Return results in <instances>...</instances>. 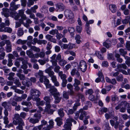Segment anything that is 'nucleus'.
<instances>
[{
    "instance_id": "obj_42",
    "label": "nucleus",
    "mask_w": 130,
    "mask_h": 130,
    "mask_svg": "<svg viewBox=\"0 0 130 130\" xmlns=\"http://www.w3.org/2000/svg\"><path fill=\"white\" fill-rule=\"evenodd\" d=\"M34 2L32 0H28V2L27 3V5L28 7H30L31 5H34Z\"/></svg>"
},
{
    "instance_id": "obj_54",
    "label": "nucleus",
    "mask_w": 130,
    "mask_h": 130,
    "mask_svg": "<svg viewBox=\"0 0 130 130\" xmlns=\"http://www.w3.org/2000/svg\"><path fill=\"white\" fill-rule=\"evenodd\" d=\"M60 68V67L58 65L56 66L54 68V71L56 73H58L59 70Z\"/></svg>"
},
{
    "instance_id": "obj_32",
    "label": "nucleus",
    "mask_w": 130,
    "mask_h": 130,
    "mask_svg": "<svg viewBox=\"0 0 130 130\" xmlns=\"http://www.w3.org/2000/svg\"><path fill=\"white\" fill-rule=\"evenodd\" d=\"M24 32L22 28H19L18 29V35L19 36H21L23 35Z\"/></svg>"
},
{
    "instance_id": "obj_12",
    "label": "nucleus",
    "mask_w": 130,
    "mask_h": 130,
    "mask_svg": "<svg viewBox=\"0 0 130 130\" xmlns=\"http://www.w3.org/2000/svg\"><path fill=\"white\" fill-rule=\"evenodd\" d=\"M114 115V112L112 111L111 112H109V113H106L105 115V116L106 118L108 120L109 119H111L112 116Z\"/></svg>"
},
{
    "instance_id": "obj_11",
    "label": "nucleus",
    "mask_w": 130,
    "mask_h": 130,
    "mask_svg": "<svg viewBox=\"0 0 130 130\" xmlns=\"http://www.w3.org/2000/svg\"><path fill=\"white\" fill-rule=\"evenodd\" d=\"M45 71L46 73L48 74L49 76L51 77L54 75V72L51 69H47L45 70Z\"/></svg>"
},
{
    "instance_id": "obj_58",
    "label": "nucleus",
    "mask_w": 130,
    "mask_h": 130,
    "mask_svg": "<svg viewBox=\"0 0 130 130\" xmlns=\"http://www.w3.org/2000/svg\"><path fill=\"white\" fill-rule=\"evenodd\" d=\"M126 47L127 49L129 50H130V41H127L126 42Z\"/></svg>"
},
{
    "instance_id": "obj_39",
    "label": "nucleus",
    "mask_w": 130,
    "mask_h": 130,
    "mask_svg": "<svg viewBox=\"0 0 130 130\" xmlns=\"http://www.w3.org/2000/svg\"><path fill=\"white\" fill-rule=\"evenodd\" d=\"M38 7L37 5H34L33 7H31L30 9L32 12L35 13L36 12V9L38 8Z\"/></svg>"
},
{
    "instance_id": "obj_18",
    "label": "nucleus",
    "mask_w": 130,
    "mask_h": 130,
    "mask_svg": "<svg viewBox=\"0 0 130 130\" xmlns=\"http://www.w3.org/2000/svg\"><path fill=\"white\" fill-rule=\"evenodd\" d=\"M59 76L62 80L66 79L67 76L66 74H63L62 71H60L58 72Z\"/></svg>"
},
{
    "instance_id": "obj_49",
    "label": "nucleus",
    "mask_w": 130,
    "mask_h": 130,
    "mask_svg": "<svg viewBox=\"0 0 130 130\" xmlns=\"http://www.w3.org/2000/svg\"><path fill=\"white\" fill-rule=\"evenodd\" d=\"M37 102L36 104L37 106H39L40 105L43 106L45 103V102L43 101H40Z\"/></svg>"
},
{
    "instance_id": "obj_53",
    "label": "nucleus",
    "mask_w": 130,
    "mask_h": 130,
    "mask_svg": "<svg viewBox=\"0 0 130 130\" xmlns=\"http://www.w3.org/2000/svg\"><path fill=\"white\" fill-rule=\"evenodd\" d=\"M42 128L41 126L39 125L38 126H35L32 128V130H41Z\"/></svg>"
},
{
    "instance_id": "obj_38",
    "label": "nucleus",
    "mask_w": 130,
    "mask_h": 130,
    "mask_svg": "<svg viewBox=\"0 0 130 130\" xmlns=\"http://www.w3.org/2000/svg\"><path fill=\"white\" fill-rule=\"evenodd\" d=\"M74 82L73 85H79L80 84V81L77 78H75L74 79Z\"/></svg>"
},
{
    "instance_id": "obj_20",
    "label": "nucleus",
    "mask_w": 130,
    "mask_h": 130,
    "mask_svg": "<svg viewBox=\"0 0 130 130\" xmlns=\"http://www.w3.org/2000/svg\"><path fill=\"white\" fill-rule=\"evenodd\" d=\"M12 30V29L9 27H6L3 29V32H7L9 33H11Z\"/></svg>"
},
{
    "instance_id": "obj_22",
    "label": "nucleus",
    "mask_w": 130,
    "mask_h": 130,
    "mask_svg": "<svg viewBox=\"0 0 130 130\" xmlns=\"http://www.w3.org/2000/svg\"><path fill=\"white\" fill-rule=\"evenodd\" d=\"M15 75V74L14 73L12 72H10L9 74L8 75L9 77L8 78V79L9 80H14V78L13 77Z\"/></svg>"
},
{
    "instance_id": "obj_1",
    "label": "nucleus",
    "mask_w": 130,
    "mask_h": 130,
    "mask_svg": "<svg viewBox=\"0 0 130 130\" xmlns=\"http://www.w3.org/2000/svg\"><path fill=\"white\" fill-rule=\"evenodd\" d=\"M30 94L32 96V99L33 101L36 102L40 101V99L39 98L41 94V93L39 91L35 89H32L30 90Z\"/></svg>"
},
{
    "instance_id": "obj_21",
    "label": "nucleus",
    "mask_w": 130,
    "mask_h": 130,
    "mask_svg": "<svg viewBox=\"0 0 130 130\" xmlns=\"http://www.w3.org/2000/svg\"><path fill=\"white\" fill-rule=\"evenodd\" d=\"M55 121L57 122V125L59 126H60L62 124V119L60 117H58L55 119Z\"/></svg>"
},
{
    "instance_id": "obj_61",
    "label": "nucleus",
    "mask_w": 130,
    "mask_h": 130,
    "mask_svg": "<svg viewBox=\"0 0 130 130\" xmlns=\"http://www.w3.org/2000/svg\"><path fill=\"white\" fill-rule=\"evenodd\" d=\"M41 124L40 125H41L42 126V128L43 125H46L47 124V122L45 120H43L41 121Z\"/></svg>"
},
{
    "instance_id": "obj_64",
    "label": "nucleus",
    "mask_w": 130,
    "mask_h": 130,
    "mask_svg": "<svg viewBox=\"0 0 130 130\" xmlns=\"http://www.w3.org/2000/svg\"><path fill=\"white\" fill-rule=\"evenodd\" d=\"M43 82H44L45 84L49 83V80L47 78L46 76L44 77L43 78Z\"/></svg>"
},
{
    "instance_id": "obj_17",
    "label": "nucleus",
    "mask_w": 130,
    "mask_h": 130,
    "mask_svg": "<svg viewBox=\"0 0 130 130\" xmlns=\"http://www.w3.org/2000/svg\"><path fill=\"white\" fill-rule=\"evenodd\" d=\"M56 7L59 9L61 10V11H63L65 8V6L62 3H59L57 4L56 5Z\"/></svg>"
},
{
    "instance_id": "obj_48",
    "label": "nucleus",
    "mask_w": 130,
    "mask_h": 130,
    "mask_svg": "<svg viewBox=\"0 0 130 130\" xmlns=\"http://www.w3.org/2000/svg\"><path fill=\"white\" fill-rule=\"evenodd\" d=\"M93 93V91L92 89H89L86 90V95L89 94L91 95Z\"/></svg>"
},
{
    "instance_id": "obj_14",
    "label": "nucleus",
    "mask_w": 130,
    "mask_h": 130,
    "mask_svg": "<svg viewBox=\"0 0 130 130\" xmlns=\"http://www.w3.org/2000/svg\"><path fill=\"white\" fill-rule=\"evenodd\" d=\"M49 91L52 95L54 94L57 91V89L54 86H53L51 87L50 88Z\"/></svg>"
},
{
    "instance_id": "obj_10",
    "label": "nucleus",
    "mask_w": 130,
    "mask_h": 130,
    "mask_svg": "<svg viewBox=\"0 0 130 130\" xmlns=\"http://www.w3.org/2000/svg\"><path fill=\"white\" fill-rule=\"evenodd\" d=\"M81 113L80 115L79 119L80 120H83L84 116L87 115V113L86 112L83 111V109H81L79 110L78 112V113Z\"/></svg>"
},
{
    "instance_id": "obj_33",
    "label": "nucleus",
    "mask_w": 130,
    "mask_h": 130,
    "mask_svg": "<svg viewBox=\"0 0 130 130\" xmlns=\"http://www.w3.org/2000/svg\"><path fill=\"white\" fill-rule=\"evenodd\" d=\"M52 99L53 98L51 99L48 96H46L43 98L44 100L46 102L48 103H50Z\"/></svg>"
},
{
    "instance_id": "obj_56",
    "label": "nucleus",
    "mask_w": 130,
    "mask_h": 130,
    "mask_svg": "<svg viewBox=\"0 0 130 130\" xmlns=\"http://www.w3.org/2000/svg\"><path fill=\"white\" fill-rule=\"evenodd\" d=\"M102 65L103 67H107L108 66V63L107 61H104L102 62Z\"/></svg>"
},
{
    "instance_id": "obj_23",
    "label": "nucleus",
    "mask_w": 130,
    "mask_h": 130,
    "mask_svg": "<svg viewBox=\"0 0 130 130\" xmlns=\"http://www.w3.org/2000/svg\"><path fill=\"white\" fill-rule=\"evenodd\" d=\"M115 57L117 58V61L120 63H121L123 61V59L120 58V55L118 54H116L115 55Z\"/></svg>"
},
{
    "instance_id": "obj_34",
    "label": "nucleus",
    "mask_w": 130,
    "mask_h": 130,
    "mask_svg": "<svg viewBox=\"0 0 130 130\" xmlns=\"http://www.w3.org/2000/svg\"><path fill=\"white\" fill-rule=\"evenodd\" d=\"M26 41L25 40H23L21 39H19L17 41L16 43L18 44H21L23 45L26 43Z\"/></svg>"
},
{
    "instance_id": "obj_6",
    "label": "nucleus",
    "mask_w": 130,
    "mask_h": 130,
    "mask_svg": "<svg viewBox=\"0 0 130 130\" xmlns=\"http://www.w3.org/2000/svg\"><path fill=\"white\" fill-rule=\"evenodd\" d=\"M65 17L67 19L73 18L74 17L72 11L69 10H67L64 12Z\"/></svg>"
},
{
    "instance_id": "obj_8",
    "label": "nucleus",
    "mask_w": 130,
    "mask_h": 130,
    "mask_svg": "<svg viewBox=\"0 0 130 130\" xmlns=\"http://www.w3.org/2000/svg\"><path fill=\"white\" fill-rule=\"evenodd\" d=\"M13 123L15 125H24V123L23 120L22 119H20L17 120H14L13 121Z\"/></svg>"
},
{
    "instance_id": "obj_3",
    "label": "nucleus",
    "mask_w": 130,
    "mask_h": 130,
    "mask_svg": "<svg viewBox=\"0 0 130 130\" xmlns=\"http://www.w3.org/2000/svg\"><path fill=\"white\" fill-rule=\"evenodd\" d=\"M127 69V66L125 63H124L118 64L117 68L115 70L116 71V70L117 69L119 72H121L124 74H127V72L125 70L123 69L126 70Z\"/></svg>"
},
{
    "instance_id": "obj_35",
    "label": "nucleus",
    "mask_w": 130,
    "mask_h": 130,
    "mask_svg": "<svg viewBox=\"0 0 130 130\" xmlns=\"http://www.w3.org/2000/svg\"><path fill=\"white\" fill-rule=\"evenodd\" d=\"M67 63V61L64 59H61L59 61V64L61 66H64Z\"/></svg>"
},
{
    "instance_id": "obj_31",
    "label": "nucleus",
    "mask_w": 130,
    "mask_h": 130,
    "mask_svg": "<svg viewBox=\"0 0 130 130\" xmlns=\"http://www.w3.org/2000/svg\"><path fill=\"white\" fill-rule=\"evenodd\" d=\"M95 54L99 59L102 60L104 59V56L103 54H101L100 53L98 52H96L95 53Z\"/></svg>"
},
{
    "instance_id": "obj_27",
    "label": "nucleus",
    "mask_w": 130,
    "mask_h": 130,
    "mask_svg": "<svg viewBox=\"0 0 130 130\" xmlns=\"http://www.w3.org/2000/svg\"><path fill=\"white\" fill-rule=\"evenodd\" d=\"M26 54L30 58H33L34 57V54L32 52L29 50H27L26 52Z\"/></svg>"
},
{
    "instance_id": "obj_63",
    "label": "nucleus",
    "mask_w": 130,
    "mask_h": 130,
    "mask_svg": "<svg viewBox=\"0 0 130 130\" xmlns=\"http://www.w3.org/2000/svg\"><path fill=\"white\" fill-rule=\"evenodd\" d=\"M46 61H47V60L46 59L45 60H42L40 59L38 60V61L40 63V64L42 65H43L46 63Z\"/></svg>"
},
{
    "instance_id": "obj_9",
    "label": "nucleus",
    "mask_w": 130,
    "mask_h": 130,
    "mask_svg": "<svg viewBox=\"0 0 130 130\" xmlns=\"http://www.w3.org/2000/svg\"><path fill=\"white\" fill-rule=\"evenodd\" d=\"M105 79L107 82L110 83L112 85H115L117 83L116 80L115 78L111 79L109 77H106Z\"/></svg>"
},
{
    "instance_id": "obj_57",
    "label": "nucleus",
    "mask_w": 130,
    "mask_h": 130,
    "mask_svg": "<svg viewBox=\"0 0 130 130\" xmlns=\"http://www.w3.org/2000/svg\"><path fill=\"white\" fill-rule=\"evenodd\" d=\"M121 116L123 119L124 120H127L129 118V116L126 114H122Z\"/></svg>"
},
{
    "instance_id": "obj_40",
    "label": "nucleus",
    "mask_w": 130,
    "mask_h": 130,
    "mask_svg": "<svg viewBox=\"0 0 130 130\" xmlns=\"http://www.w3.org/2000/svg\"><path fill=\"white\" fill-rule=\"evenodd\" d=\"M22 104L23 105H26L27 106H30L31 105V104L30 102L26 101H23L22 102Z\"/></svg>"
},
{
    "instance_id": "obj_26",
    "label": "nucleus",
    "mask_w": 130,
    "mask_h": 130,
    "mask_svg": "<svg viewBox=\"0 0 130 130\" xmlns=\"http://www.w3.org/2000/svg\"><path fill=\"white\" fill-rule=\"evenodd\" d=\"M63 110V109L60 108L58 110V115L61 117H63L64 115V113Z\"/></svg>"
},
{
    "instance_id": "obj_36",
    "label": "nucleus",
    "mask_w": 130,
    "mask_h": 130,
    "mask_svg": "<svg viewBox=\"0 0 130 130\" xmlns=\"http://www.w3.org/2000/svg\"><path fill=\"white\" fill-rule=\"evenodd\" d=\"M14 83L18 87H20L21 86V84L18 78L14 80Z\"/></svg>"
},
{
    "instance_id": "obj_4",
    "label": "nucleus",
    "mask_w": 130,
    "mask_h": 130,
    "mask_svg": "<svg viewBox=\"0 0 130 130\" xmlns=\"http://www.w3.org/2000/svg\"><path fill=\"white\" fill-rule=\"evenodd\" d=\"M79 69L83 72H85L86 70L87 65L86 62L84 60H81L79 62L78 66Z\"/></svg>"
},
{
    "instance_id": "obj_28",
    "label": "nucleus",
    "mask_w": 130,
    "mask_h": 130,
    "mask_svg": "<svg viewBox=\"0 0 130 130\" xmlns=\"http://www.w3.org/2000/svg\"><path fill=\"white\" fill-rule=\"evenodd\" d=\"M80 36L78 35H77L75 38L76 42L78 44H79L81 41L80 40Z\"/></svg>"
},
{
    "instance_id": "obj_55",
    "label": "nucleus",
    "mask_w": 130,
    "mask_h": 130,
    "mask_svg": "<svg viewBox=\"0 0 130 130\" xmlns=\"http://www.w3.org/2000/svg\"><path fill=\"white\" fill-rule=\"evenodd\" d=\"M36 16L42 19L44 17V15L39 12H37L36 14Z\"/></svg>"
},
{
    "instance_id": "obj_46",
    "label": "nucleus",
    "mask_w": 130,
    "mask_h": 130,
    "mask_svg": "<svg viewBox=\"0 0 130 130\" xmlns=\"http://www.w3.org/2000/svg\"><path fill=\"white\" fill-rule=\"evenodd\" d=\"M62 80V82L61 84L62 86L63 87H66L67 83V80L66 79Z\"/></svg>"
},
{
    "instance_id": "obj_7",
    "label": "nucleus",
    "mask_w": 130,
    "mask_h": 130,
    "mask_svg": "<svg viewBox=\"0 0 130 130\" xmlns=\"http://www.w3.org/2000/svg\"><path fill=\"white\" fill-rule=\"evenodd\" d=\"M71 75L73 76L76 75L77 78H79L80 80H82V78L80 76V73L75 68H74L72 70L71 72Z\"/></svg>"
},
{
    "instance_id": "obj_37",
    "label": "nucleus",
    "mask_w": 130,
    "mask_h": 130,
    "mask_svg": "<svg viewBox=\"0 0 130 130\" xmlns=\"http://www.w3.org/2000/svg\"><path fill=\"white\" fill-rule=\"evenodd\" d=\"M49 124L47 126L48 127L51 129L53 127L54 122L52 120H50L49 122Z\"/></svg>"
},
{
    "instance_id": "obj_41",
    "label": "nucleus",
    "mask_w": 130,
    "mask_h": 130,
    "mask_svg": "<svg viewBox=\"0 0 130 130\" xmlns=\"http://www.w3.org/2000/svg\"><path fill=\"white\" fill-rule=\"evenodd\" d=\"M123 79V76L122 75H120L116 77V79L118 82H122Z\"/></svg>"
},
{
    "instance_id": "obj_50",
    "label": "nucleus",
    "mask_w": 130,
    "mask_h": 130,
    "mask_svg": "<svg viewBox=\"0 0 130 130\" xmlns=\"http://www.w3.org/2000/svg\"><path fill=\"white\" fill-rule=\"evenodd\" d=\"M63 97L65 99H67L69 98V94L66 91H63Z\"/></svg>"
},
{
    "instance_id": "obj_15",
    "label": "nucleus",
    "mask_w": 130,
    "mask_h": 130,
    "mask_svg": "<svg viewBox=\"0 0 130 130\" xmlns=\"http://www.w3.org/2000/svg\"><path fill=\"white\" fill-rule=\"evenodd\" d=\"M38 75L40 76V81L41 83H43V78L45 76L43 75V72L41 70H39V72L38 73Z\"/></svg>"
},
{
    "instance_id": "obj_13",
    "label": "nucleus",
    "mask_w": 130,
    "mask_h": 130,
    "mask_svg": "<svg viewBox=\"0 0 130 130\" xmlns=\"http://www.w3.org/2000/svg\"><path fill=\"white\" fill-rule=\"evenodd\" d=\"M28 119L29 120V122L33 124H35L36 123H38L39 120L37 118H28Z\"/></svg>"
},
{
    "instance_id": "obj_25",
    "label": "nucleus",
    "mask_w": 130,
    "mask_h": 130,
    "mask_svg": "<svg viewBox=\"0 0 130 130\" xmlns=\"http://www.w3.org/2000/svg\"><path fill=\"white\" fill-rule=\"evenodd\" d=\"M110 42V41L109 40H106L103 43V46L107 48H109L110 45V44L109 43Z\"/></svg>"
},
{
    "instance_id": "obj_51",
    "label": "nucleus",
    "mask_w": 130,
    "mask_h": 130,
    "mask_svg": "<svg viewBox=\"0 0 130 130\" xmlns=\"http://www.w3.org/2000/svg\"><path fill=\"white\" fill-rule=\"evenodd\" d=\"M56 34V37L58 40H60L62 37H64L63 35L60 33H59L58 32Z\"/></svg>"
},
{
    "instance_id": "obj_19",
    "label": "nucleus",
    "mask_w": 130,
    "mask_h": 130,
    "mask_svg": "<svg viewBox=\"0 0 130 130\" xmlns=\"http://www.w3.org/2000/svg\"><path fill=\"white\" fill-rule=\"evenodd\" d=\"M121 105H124L125 107H127L128 108H130V104L125 101H122L121 102Z\"/></svg>"
},
{
    "instance_id": "obj_44",
    "label": "nucleus",
    "mask_w": 130,
    "mask_h": 130,
    "mask_svg": "<svg viewBox=\"0 0 130 130\" xmlns=\"http://www.w3.org/2000/svg\"><path fill=\"white\" fill-rule=\"evenodd\" d=\"M58 32V30L57 29H55L52 30L50 31L49 33L50 34L54 35L55 34H56Z\"/></svg>"
},
{
    "instance_id": "obj_43",
    "label": "nucleus",
    "mask_w": 130,
    "mask_h": 130,
    "mask_svg": "<svg viewBox=\"0 0 130 130\" xmlns=\"http://www.w3.org/2000/svg\"><path fill=\"white\" fill-rule=\"evenodd\" d=\"M76 30L78 32L80 33L82 30V28L81 26L77 25L76 26Z\"/></svg>"
},
{
    "instance_id": "obj_45",
    "label": "nucleus",
    "mask_w": 130,
    "mask_h": 130,
    "mask_svg": "<svg viewBox=\"0 0 130 130\" xmlns=\"http://www.w3.org/2000/svg\"><path fill=\"white\" fill-rule=\"evenodd\" d=\"M46 106L45 107V111L48 110H47L50 109L51 107V105L50 103L46 102L45 104Z\"/></svg>"
},
{
    "instance_id": "obj_5",
    "label": "nucleus",
    "mask_w": 130,
    "mask_h": 130,
    "mask_svg": "<svg viewBox=\"0 0 130 130\" xmlns=\"http://www.w3.org/2000/svg\"><path fill=\"white\" fill-rule=\"evenodd\" d=\"M73 120V119L72 118L68 119L63 126L64 129H65L66 130H71V126H72V124L71 122L70 121H72Z\"/></svg>"
},
{
    "instance_id": "obj_2",
    "label": "nucleus",
    "mask_w": 130,
    "mask_h": 130,
    "mask_svg": "<svg viewBox=\"0 0 130 130\" xmlns=\"http://www.w3.org/2000/svg\"><path fill=\"white\" fill-rule=\"evenodd\" d=\"M20 6V5H15L14 2H12L10 4L9 12L12 17H13L16 14L17 12L15 11Z\"/></svg>"
},
{
    "instance_id": "obj_30",
    "label": "nucleus",
    "mask_w": 130,
    "mask_h": 130,
    "mask_svg": "<svg viewBox=\"0 0 130 130\" xmlns=\"http://www.w3.org/2000/svg\"><path fill=\"white\" fill-rule=\"evenodd\" d=\"M31 49L33 51L36 52H40V50L39 47H37L36 46H31Z\"/></svg>"
},
{
    "instance_id": "obj_62",
    "label": "nucleus",
    "mask_w": 130,
    "mask_h": 130,
    "mask_svg": "<svg viewBox=\"0 0 130 130\" xmlns=\"http://www.w3.org/2000/svg\"><path fill=\"white\" fill-rule=\"evenodd\" d=\"M80 105L79 103H77L74 104V105L73 107V110L74 111H75L77 108L78 106Z\"/></svg>"
},
{
    "instance_id": "obj_29",
    "label": "nucleus",
    "mask_w": 130,
    "mask_h": 130,
    "mask_svg": "<svg viewBox=\"0 0 130 130\" xmlns=\"http://www.w3.org/2000/svg\"><path fill=\"white\" fill-rule=\"evenodd\" d=\"M16 75L17 76L19 77L21 80H24L25 79V76L23 74H21L20 73H18L16 74Z\"/></svg>"
},
{
    "instance_id": "obj_24",
    "label": "nucleus",
    "mask_w": 130,
    "mask_h": 130,
    "mask_svg": "<svg viewBox=\"0 0 130 130\" xmlns=\"http://www.w3.org/2000/svg\"><path fill=\"white\" fill-rule=\"evenodd\" d=\"M119 52L120 53V54L124 57L125 56L127 53V52L123 49H120Z\"/></svg>"
},
{
    "instance_id": "obj_52",
    "label": "nucleus",
    "mask_w": 130,
    "mask_h": 130,
    "mask_svg": "<svg viewBox=\"0 0 130 130\" xmlns=\"http://www.w3.org/2000/svg\"><path fill=\"white\" fill-rule=\"evenodd\" d=\"M20 61H19L18 60H17V59H16L15 61L14 64L17 68H19L20 66Z\"/></svg>"
},
{
    "instance_id": "obj_60",
    "label": "nucleus",
    "mask_w": 130,
    "mask_h": 130,
    "mask_svg": "<svg viewBox=\"0 0 130 130\" xmlns=\"http://www.w3.org/2000/svg\"><path fill=\"white\" fill-rule=\"evenodd\" d=\"M22 100V98L20 96H16L15 99V100L17 102H21Z\"/></svg>"
},
{
    "instance_id": "obj_16",
    "label": "nucleus",
    "mask_w": 130,
    "mask_h": 130,
    "mask_svg": "<svg viewBox=\"0 0 130 130\" xmlns=\"http://www.w3.org/2000/svg\"><path fill=\"white\" fill-rule=\"evenodd\" d=\"M116 6L114 4H111L109 6V9L112 12H115L117 10Z\"/></svg>"
},
{
    "instance_id": "obj_47",
    "label": "nucleus",
    "mask_w": 130,
    "mask_h": 130,
    "mask_svg": "<svg viewBox=\"0 0 130 130\" xmlns=\"http://www.w3.org/2000/svg\"><path fill=\"white\" fill-rule=\"evenodd\" d=\"M121 87L122 88H125L127 89H129L130 88V86L128 84H126L124 85V83H122L121 85Z\"/></svg>"
},
{
    "instance_id": "obj_59",
    "label": "nucleus",
    "mask_w": 130,
    "mask_h": 130,
    "mask_svg": "<svg viewBox=\"0 0 130 130\" xmlns=\"http://www.w3.org/2000/svg\"><path fill=\"white\" fill-rule=\"evenodd\" d=\"M12 60L10 59H8V63L7 64V66L9 67L11 66L13 64L12 63Z\"/></svg>"
}]
</instances>
